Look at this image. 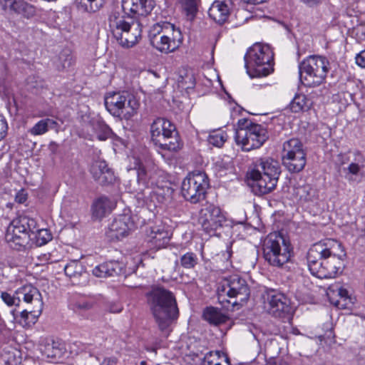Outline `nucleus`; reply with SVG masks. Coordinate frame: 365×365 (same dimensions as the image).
I'll list each match as a JSON object with an SVG mask.
<instances>
[{
    "label": "nucleus",
    "mask_w": 365,
    "mask_h": 365,
    "mask_svg": "<svg viewBox=\"0 0 365 365\" xmlns=\"http://www.w3.org/2000/svg\"><path fill=\"white\" fill-rule=\"evenodd\" d=\"M197 257L193 252H187L180 257V264L185 269H192L197 264Z\"/></svg>",
    "instance_id": "a19ab883"
},
{
    "label": "nucleus",
    "mask_w": 365,
    "mask_h": 365,
    "mask_svg": "<svg viewBox=\"0 0 365 365\" xmlns=\"http://www.w3.org/2000/svg\"><path fill=\"white\" fill-rule=\"evenodd\" d=\"M58 61L62 69L70 67L73 63V57L68 51H63L59 56Z\"/></svg>",
    "instance_id": "37998d69"
},
{
    "label": "nucleus",
    "mask_w": 365,
    "mask_h": 365,
    "mask_svg": "<svg viewBox=\"0 0 365 365\" xmlns=\"http://www.w3.org/2000/svg\"><path fill=\"white\" fill-rule=\"evenodd\" d=\"M123 265L117 261H110L96 266L93 274L97 277H114L122 272Z\"/></svg>",
    "instance_id": "cd10ccee"
},
{
    "label": "nucleus",
    "mask_w": 365,
    "mask_h": 365,
    "mask_svg": "<svg viewBox=\"0 0 365 365\" xmlns=\"http://www.w3.org/2000/svg\"><path fill=\"white\" fill-rule=\"evenodd\" d=\"M41 351L50 361L56 363L64 357L66 348L64 344L60 341L47 339L41 345Z\"/></svg>",
    "instance_id": "5701e85b"
},
{
    "label": "nucleus",
    "mask_w": 365,
    "mask_h": 365,
    "mask_svg": "<svg viewBox=\"0 0 365 365\" xmlns=\"http://www.w3.org/2000/svg\"><path fill=\"white\" fill-rule=\"evenodd\" d=\"M208 187L209 180L205 173L195 170L183 180L181 192L186 200L195 204L205 197Z\"/></svg>",
    "instance_id": "2eb2a0df"
},
{
    "label": "nucleus",
    "mask_w": 365,
    "mask_h": 365,
    "mask_svg": "<svg viewBox=\"0 0 365 365\" xmlns=\"http://www.w3.org/2000/svg\"><path fill=\"white\" fill-rule=\"evenodd\" d=\"M52 239V235L47 229H40L31 232V240H34L37 246H42Z\"/></svg>",
    "instance_id": "e433bc0d"
},
{
    "label": "nucleus",
    "mask_w": 365,
    "mask_h": 365,
    "mask_svg": "<svg viewBox=\"0 0 365 365\" xmlns=\"http://www.w3.org/2000/svg\"><path fill=\"white\" fill-rule=\"evenodd\" d=\"M349 163L347 168H344L345 178L348 180H354V176L364 175L365 172V158L359 151H354L342 161V164Z\"/></svg>",
    "instance_id": "aec40b11"
},
{
    "label": "nucleus",
    "mask_w": 365,
    "mask_h": 365,
    "mask_svg": "<svg viewBox=\"0 0 365 365\" xmlns=\"http://www.w3.org/2000/svg\"><path fill=\"white\" fill-rule=\"evenodd\" d=\"M90 171L94 180L101 185L111 184L115 180L114 172L108 168L105 160L94 161L91 166Z\"/></svg>",
    "instance_id": "412c9836"
},
{
    "label": "nucleus",
    "mask_w": 365,
    "mask_h": 365,
    "mask_svg": "<svg viewBox=\"0 0 365 365\" xmlns=\"http://www.w3.org/2000/svg\"><path fill=\"white\" fill-rule=\"evenodd\" d=\"M225 222L226 217L220 207L209 202L202 205L197 222L205 233L214 235Z\"/></svg>",
    "instance_id": "dca6fc26"
},
{
    "label": "nucleus",
    "mask_w": 365,
    "mask_h": 365,
    "mask_svg": "<svg viewBox=\"0 0 365 365\" xmlns=\"http://www.w3.org/2000/svg\"><path fill=\"white\" fill-rule=\"evenodd\" d=\"M7 123L2 115H0V133L7 132Z\"/></svg>",
    "instance_id": "6e6d98bb"
},
{
    "label": "nucleus",
    "mask_w": 365,
    "mask_h": 365,
    "mask_svg": "<svg viewBox=\"0 0 365 365\" xmlns=\"http://www.w3.org/2000/svg\"><path fill=\"white\" fill-rule=\"evenodd\" d=\"M81 4L84 6V10L88 12H95L102 6V2L98 0H81ZM102 0H100L101 1Z\"/></svg>",
    "instance_id": "79ce46f5"
},
{
    "label": "nucleus",
    "mask_w": 365,
    "mask_h": 365,
    "mask_svg": "<svg viewBox=\"0 0 365 365\" xmlns=\"http://www.w3.org/2000/svg\"><path fill=\"white\" fill-rule=\"evenodd\" d=\"M27 199V195L21 190L16 193L15 200L19 203H24Z\"/></svg>",
    "instance_id": "864d4df0"
},
{
    "label": "nucleus",
    "mask_w": 365,
    "mask_h": 365,
    "mask_svg": "<svg viewBox=\"0 0 365 365\" xmlns=\"http://www.w3.org/2000/svg\"><path fill=\"white\" fill-rule=\"evenodd\" d=\"M294 195L301 203L313 202L317 199V191L309 185L296 187Z\"/></svg>",
    "instance_id": "2f4dec72"
},
{
    "label": "nucleus",
    "mask_w": 365,
    "mask_h": 365,
    "mask_svg": "<svg viewBox=\"0 0 365 365\" xmlns=\"http://www.w3.org/2000/svg\"><path fill=\"white\" fill-rule=\"evenodd\" d=\"M203 317L205 320L210 324L218 325L225 323L227 320V317L222 314L218 309L210 307L205 309L203 312Z\"/></svg>",
    "instance_id": "473e14b6"
},
{
    "label": "nucleus",
    "mask_w": 365,
    "mask_h": 365,
    "mask_svg": "<svg viewBox=\"0 0 365 365\" xmlns=\"http://www.w3.org/2000/svg\"><path fill=\"white\" fill-rule=\"evenodd\" d=\"M64 272L66 276L70 277L74 283H80V278H83L85 282L88 278L84 265L78 260L70 261L65 266Z\"/></svg>",
    "instance_id": "c85d7f7f"
},
{
    "label": "nucleus",
    "mask_w": 365,
    "mask_h": 365,
    "mask_svg": "<svg viewBox=\"0 0 365 365\" xmlns=\"http://www.w3.org/2000/svg\"><path fill=\"white\" fill-rule=\"evenodd\" d=\"M281 341H283L281 337L268 339L264 344L265 356L269 358L277 356L281 352Z\"/></svg>",
    "instance_id": "72a5a7b5"
},
{
    "label": "nucleus",
    "mask_w": 365,
    "mask_h": 365,
    "mask_svg": "<svg viewBox=\"0 0 365 365\" xmlns=\"http://www.w3.org/2000/svg\"><path fill=\"white\" fill-rule=\"evenodd\" d=\"M290 109L294 113H299L309 108V101L305 95L297 94L289 104Z\"/></svg>",
    "instance_id": "4c0bfd02"
},
{
    "label": "nucleus",
    "mask_w": 365,
    "mask_h": 365,
    "mask_svg": "<svg viewBox=\"0 0 365 365\" xmlns=\"http://www.w3.org/2000/svg\"><path fill=\"white\" fill-rule=\"evenodd\" d=\"M148 304L162 331H165L179 312L174 294L163 287H155L146 294Z\"/></svg>",
    "instance_id": "f03ea898"
},
{
    "label": "nucleus",
    "mask_w": 365,
    "mask_h": 365,
    "mask_svg": "<svg viewBox=\"0 0 365 365\" xmlns=\"http://www.w3.org/2000/svg\"><path fill=\"white\" fill-rule=\"evenodd\" d=\"M221 361L222 358L220 356L219 351H210L205 354L203 360L202 361L201 365H222ZM224 361L226 365H230L229 359L227 358H226Z\"/></svg>",
    "instance_id": "58836bf2"
},
{
    "label": "nucleus",
    "mask_w": 365,
    "mask_h": 365,
    "mask_svg": "<svg viewBox=\"0 0 365 365\" xmlns=\"http://www.w3.org/2000/svg\"><path fill=\"white\" fill-rule=\"evenodd\" d=\"M6 132H1L0 133V140H2V139L6 136Z\"/></svg>",
    "instance_id": "bf43d9fd"
},
{
    "label": "nucleus",
    "mask_w": 365,
    "mask_h": 365,
    "mask_svg": "<svg viewBox=\"0 0 365 365\" xmlns=\"http://www.w3.org/2000/svg\"><path fill=\"white\" fill-rule=\"evenodd\" d=\"M4 147H5V145L4 143L2 142V140H0V159L3 157L4 155Z\"/></svg>",
    "instance_id": "13d9d810"
},
{
    "label": "nucleus",
    "mask_w": 365,
    "mask_h": 365,
    "mask_svg": "<svg viewBox=\"0 0 365 365\" xmlns=\"http://www.w3.org/2000/svg\"><path fill=\"white\" fill-rule=\"evenodd\" d=\"M99 132L96 133V137L99 140H106L111 135V129L105 124H98Z\"/></svg>",
    "instance_id": "c03bdc74"
},
{
    "label": "nucleus",
    "mask_w": 365,
    "mask_h": 365,
    "mask_svg": "<svg viewBox=\"0 0 365 365\" xmlns=\"http://www.w3.org/2000/svg\"><path fill=\"white\" fill-rule=\"evenodd\" d=\"M1 298L8 305L12 306L16 304V297L11 296L10 294L3 292L1 294Z\"/></svg>",
    "instance_id": "a18cd8bd"
},
{
    "label": "nucleus",
    "mask_w": 365,
    "mask_h": 365,
    "mask_svg": "<svg viewBox=\"0 0 365 365\" xmlns=\"http://www.w3.org/2000/svg\"><path fill=\"white\" fill-rule=\"evenodd\" d=\"M282 164L292 173L302 171L307 163V153H299L282 157Z\"/></svg>",
    "instance_id": "bb28decb"
},
{
    "label": "nucleus",
    "mask_w": 365,
    "mask_h": 365,
    "mask_svg": "<svg viewBox=\"0 0 365 365\" xmlns=\"http://www.w3.org/2000/svg\"><path fill=\"white\" fill-rule=\"evenodd\" d=\"M237 125L235 140L244 151L260 148L268 138L267 130L261 125L246 118L240 119Z\"/></svg>",
    "instance_id": "1a4fd4ad"
},
{
    "label": "nucleus",
    "mask_w": 365,
    "mask_h": 365,
    "mask_svg": "<svg viewBox=\"0 0 365 365\" xmlns=\"http://www.w3.org/2000/svg\"><path fill=\"white\" fill-rule=\"evenodd\" d=\"M56 124V122L52 119H43L37 122L30 128L29 133L32 135H41L46 133L49 128H53Z\"/></svg>",
    "instance_id": "f704fd0d"
},
{
    "label": "nucleus",
    "mask_w": 365,
    "mask_h": 365,
    "mask_svg": "<svg viewBox=\"0 0 365 365\" xmlns=\"http://www.w3.org/2000/svg\"><path fill=\"white\" fill-rule=\"evenodd\" d=\"M122 9L126 15L145 16L150 13L154 7L153 0H122Z\"/></svg>",
    "instance_id": "4be33fe9"
},
{
    "label": "nucleus",
    "mask_w": 365,
    "mask_h": 365,
    "mask_svg": "<svg viewBox=\"0 0 365 365\" xmlns=\"http://www.w3.org/2000/svg\"><path fill=\"white\" fill-rule=\"evenodd\" d=\"M264 309L269 314L277 318H284L291 312L289 299L282 293L268 289L262 295Z\"/></svg>",
    "instance_id": "f3484780"
},
{
    "label": "nucleus",
    "mask_w": 365,
    "mask_h": 365,
    "mask_svg": "<svg viewBox=\"0 0 365 365\" xmlns=\"http://www.w3.org/2000/svg\"><path fill=\"white\" fill-rule=\"evenodd\" d=\"M15 295L18 302L23 300L28 305L33 306L23 310L21 312V318L24 319L27 325L35 324L41 315L43 307L42 296L39 290L32 284H25L16 290Z\"/></svg>",
    "instance_id": "ddd939ff"
},
{
    "label": "nucleus",
    "mask_w": 365,
    "mask_h": 365,
    "mask_svg": "<svg viewBox=\"0 0 365 365\" xmlns=\"http://www.w3.org/2000/svg\"><path fill=\"white\" fill-rule=\"evenodd\" d=\"M268 365H289V364L282 359H277L276 356L273 358H269L267 361Z\"/></svg>",
    "instance_id": "3c124183"
},
{
    "label": "nucleus",
    "mask_w": 365,
    "mask_h": 365,
    "mask_svg": "<svg viewBox=\"0 0 365 365\" xmlns=\"http://www.w3.org/2000/svg\"><path fill=\"white\" fill-rule=\"evenodd\" d=\"M148 37L151 46L165 53L176 51L183 41L181 31L169 22L154 24L149 31Z\"/></svg>",
    "instance_id": "20e7f679"
},
{
    "label": "nucleus",
    "mask_w": 365,
    "mask_h": 365,
    "mask_svg": "<svg viewBox=\"0 0 365 365\" xmlns=\"http://www.w3.org/2000/svg\"><path fill=\"white\" fill-rule=\"evenodd\" d=\"M92 306V303L88 302H79L76 304L77 308L82 310L90 309Z\"/></svg>",
    "instance_id": "5fc2aeb1"
},
{
    "label": "nucleus",
    "mask_w": 365,
    "mask_h": 365,
    "mask_svg": "<svg viewBox=\"0 0 365 365\" xmlns=\"http://www.w3.org/2000/svg\"><path fill=\"white\" fill-rule=\"evenodd\" d=\"M7 8L24 16H29L34 12L33 6L24 0H6L4 9Z\"/></svg>",
    "instance_id": "c756f323"
},
{
    "label": "nucleus",
    "mask_w": 365,
    "mask_h": 365,
    "mask_svg": "<svg viewBox=\"0 0 365 365\" xmlns=\"http://www.w3.org/2000/svg\"><path fill=\"white\" fill-rule=\"evenodd\" d=\"M105 106L112 115L128 120L137 113L140 103L128 92H109L105 96Z\"/></svg>",
    "instance_id": "9b49d317"
},
{
    "label": "nucleus",
    "mask_w": 365,
    "mask_h": 365,
    "mask_svg": "<svg viewBox=\"0 0 365 365\" xmlns=\"http://www.w3.org/2000/svg\"><path fill=\"white\" fill-rule=\"evenodd\" d=\"M152 140L161 149L177 151L181 143L175 125L170 120L158 118L150 125Z\"/></svg>",
    "instance_id": "9d476101"
},
{
    "label": "nucleus",
    "mask_w": 365,
    "mask_h": 365,
    "mask_svg": "<svg viewBox=\"0 0 365 365\" xmlns=\"http://www.w3.org/2000/svg\"><path fill=\"white\" fill-rule=\"evenodd\" d=\"M346 253L341 244L333 239L314 243L307 255V266L313 276L319 279L335 278L344 267Z\"/></svg>",
    "instance_id": "f257e3e1"
},
{
    "label": "nucleus",
    "mask_w": 365,
    "mask_h": 365,
    "mask_svg": "<svg viewBox=\"0 0 365 365\" xmlns=\"http://www.w3.org/2000/svg\"><path fill=\"white\" fill-rule=\"evenodd\" d=\"M305 153L304 145L298 138H293L286 140L283 143L282 157Z\"/></svg>",
    "instance_id": "7c9ffc66"
},
{
    "label": "nucleus",
    "mask_w": 365,
    "mask_h": 365,
    "mask_svg": "<svg viewBox=\"0 0 365 365\" xmlns=\"http://www.w3.org/2000/svg\"><path fill=\"white\" fill-rule=\"evenodd\" d=\"M187 17L192 20L197 11L198 0H179Z\"/></svg>",
    "instance_id": "ea45409f"
},
{
    "label": "nucleus",
    "mask_w": 365,
    "mask_h": 365,
    "mask_svg": "<svg viewBox=\"0 0 365 365\" xmlns=\"http://www.w3.org/2000/svg\"><path fill=\"white\" fill-rule=\"evenodd\" d=\"M230 0H215L209 9V16L215 21L222 24L230 14Z\"/></svg>",
    "instance_id": "b1692460"
},
{
    "label": "nucleus",
    "mask_w": 365,
    "mask_h": 365,
    "mask_svg": "<svg viewBox=\"0 0 365 365\" xmlns=\"http://www.w3.org/2000/svg\"><path fill=\"white\" fill-rule=\"evenodd\" d=\"M36 222L27 217L14 219L8 226L5 238L10 247L21 250L27 246L31 240V232H34Z\"/></svg>",
    "instance_id": "4468645a"
},
{
    "label": "nucleus",
    "mask_w": 365,
    "mask_h": 365,
    "mask_svg": "<svg viewBox=\"0 0 365 365\" xmlns=\"http://www.w3.org/2000/svg\"><path fill=\"white\" fill-rule=\"evenodd\" d=\"M356 63L361 68H365V50L361 51L355 58Z\"/></svg>",
    "instance_id": "de8ad7c7"
},
{
    "label": "nucleus",
    "mask_w": 365,
    "mask_h": 365,
    "mask_svg": "<svg viewBox=\"0 0 365 365\" xmlns=\"http://www.w3.org/2000/svg\"><path fill=\"white\" fill-rule=\"evenodd\" d=\"M109 27L113 37L124 48L133 47L141 38L142 26L139 21L115 13L109 17Z\"/></svg>",
    "instance_id": "423d86ee"
},
{
    "label": "nucleus",
    "mask_w": 365,
    "mask_h": 365,
    "mask_svg": "<svg viewBox=\"0 0 365 365\" xmlns=\"http://www.w3.org/2000/svg\"><path fill=\"white\" fill-rule=\"evenodd\" d=\"M148 238L150 247L155 250L165 247L170 240L168 232L163 227L157 226L150 227Z\"/></svg>",
    "instance_id": "393cba45"
},
{
    "label": "nucleus",
    "mask_w": 365,
    "mask_h": 365,
    "mask_svg": "<svg viewBox=\"0 0 365 365\" xmlns=\"http://www.w3.org/2000/svg\"><path fill=\"white\" fill-rule=\"evenodd\" d=\"M280 175L279 163L270 158H261L248 173L252 192L257 195H266L272 191Z\"/></svg>",
    "instance_id": "7ed1b4c3"
},
{
    "label": "nucleus",
    "mask_w": 365,
    "mask_h": 365,
    "mask_svg": "<svg viewBox=\"0 0 365 365\" xmlns=\"http://www.w3.org/2000/svg\"><path fill=\"white\" fill-rule=\"evenodd\" d=\"M134 227V222L130 215H119L109 225L106 234L111 240H120L127 236Z\"/></svg>",
    "instance_id": "6ab92c4d"
},
{
    "label": "nucleus",
    "mask_w": 365,
    "mask_h": 365,
    "mask_svg": "<svg viewBox=\"0 0 365 365\" xmlns=\"http://www.w3.org/2000/svg\"><path fill=\"white\" fill-rule=\"evenodd\" d=\"M228 165L222 163V162H217L215 165V169L220 176L225 175V170H227Z\"/></svg>",
    "instance_id": "49530a36"
},
{
    "label": "nucleus",
    "mask_w": 365,
    "mask_h": 365,
    "mask_svg": "<svg viewBox=\"0 0 365 365\" xmlns=\"http://www.w3.org/2000/svg\"><path fill=\"white\" fill-rule=\"evenodd\" d=\"M292 250L289 240L277 232L269 233L262 242L263 257L273 267H282L287 264Z\"/></svg>",
    "instance_id": "6e6552de"
},
{
    "label": "nucleus",
    "mask_w": 365,
    "mask_h": 365,
    "mask_svg": "<svg viewBox=\"0 0 365 365\" xmlns=\"http://www.w3.org/2000/svg\"><path fill=\"white\" fill-rule=\"evenodd\" d=\"M116 202L106 196L96 199L92 205V215L96 220L104 217L115 208Z\"/></svg>",
    "instance_id": "a878e982"
},
{
    "label": "nucleus",
    "mask_w": 365,
    "mask_h": 365,
    "mask_svg": "<svg viewBox=\"0 0 365 365\" xmlns=\"http://www.w3.org/2000/svg\"><path fill=\"white\" fill-rule=\"evenodd\" d=\"M337 294L340 297L341 299H344V301L350 300L349 292L346 289L339 287L336 289Z\"/></svg>",
    "instance_id": "09e8293b"
},
{
    "label": "nucleus",
    "mask_w": 365,
    "mask_h": 365,
    "mask_svg": "<svg viewBox=\"0 0 365 365\" xmlns=\"http://www.w3.org/2000/svg\"><path fill=\"white\" fill-rule=\"evenodd\" d=\"M130 162L133 165L130 169L135 170L137 172V182L139 187L135 190V198L139 206H143L147 200L145 189L148 187L150 179V174L147 171L143 163L137 158L132 157Z\"/></svg>",
    "instance_id": "a211bd4d"
},
{
    "label": "nucleus",
    "mask_w": 365,
    "mask_h": 365,
    "mask_svg": "<svg viewBox=\"0 0 365 365\" xmlns=\"http://www.w3.org/2000/svg\"><path fill=\"white\" fill-rule=\"evenodd\" d=\"M108 310L111 313H120L123 310V306L120 303H111L108 306Z\"/></svg>",
    "instance_id": "8fccbe9b"
},
{
    "label": "nucleus",
    "mask_w": 365,
    "mask_h": 365,
    "mask_svg": "<svg viewBox=\"0 0 365 365\" xmlns=\"http://www.w3.org/2000/svg\"><path fill=\"white\" fill-rule=\"evenodd\" d=\"M304 3L309 4L310 6L318 4L320 0H302Z\"/></svg>",
    "instance_id": "4d7b16f0"
},
{
    "label": "nucleus",
    "mask_w": 365,
    "mask_h": 365,
    "mask_svg": "<svg viewBox=\"0 0 365 365\" xmlns=\"http://www.w3.org/2000/svg\"><path fill=\"white\" fill-rule=\"evenodd\" d=\"M250 288L246 280L238 275H232L226 278L221 287L217 289L219 303L225 308L229 309L230 304L233 306L237 300L229 299L239 298L240 302H245L250 297Z\"/></svg>",
    "instance_id": "f8f14e48"
},
{
    "label": "nucleus",
    "mask_w": 365,
    "mask_h": 365,
    "mask_svg": "<svg viewBox=\"0 0 365 365\" xmlns=\"http://www.w3.org/2000/svg\"><path fill=\"white\" fill-rule=\"evenodd\" d=\"M118 359L114 356L106 357L105 358L102 362H101L100 365H117Z\"/></svg>",
    "instance_id": "603ef678"
},
{
    "label": "nucleus",
    "mask_w": 365,
    "mask_h": 365,
    "mask_svg": "<svg viewBox=\"0 0 365 365\" xmlns=\"http://www.w3.org/2000/svg\"><path fill=\"white\" fill-rule=\"evenodd\" d=\"M330 69V62L327 57L311 55L299 65V80L306 86H318L325 81Z\"/></svg>",
    "instance_id": "0eeeda50"
},
{
    "label": "nucleus",
    "mask_w": 365,
    "mask_h": 365,
    "mask_svg": "<svg viewBox=\"0 0 365 365\" xmlns=\"http://www.w3.org/2000/svg\"><path fill=\"white\" fill-rule=\"evenodd\" d=\"M228 139L226 131L219 129L210 133L207 141L210 144L217 148H222Z\"/></svg>",
    "instance_id": "c9c22d12"
},
{
    "label": "nucleus",
    "mask_w": 365,
    "mask_h": 365,
    "mask_svg": "<svg viewBox=\"0 0 365 365\" xmlns=\"http://www.w3.org/2000/svg\"><path fill=\"white\" fill-rule=\"evenodd\" d=\"M274 53L269 45L254 44L245 56L247 73L251 78L264 77L273 71Z\"/></svg>",
    "instance_id": "39448f33"
}]
</instances>
